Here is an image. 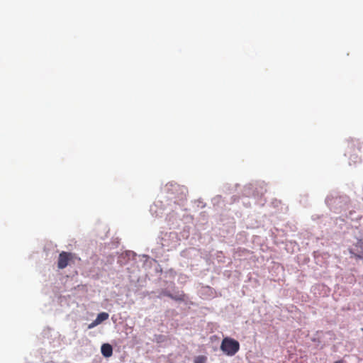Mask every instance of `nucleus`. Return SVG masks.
<instances>
[{
  "mask_svg": "<svg viewBox=\"0 0 363 363\" xmlns=\"http://www.w3.org/2000/svg\"><path fill=\"white\" fill-rule=\"evenodd\" d=\"M206 357L200 355L196 357L194 362V363H205L206 362Z\"/></svg>",
  "mask_w": 363,
  "mask_h": 363,
  "instance_id": "39448f33",
  "label": "nucleus"
},
{
  "mask_svg": "<svg viewBox=\"0 0 363 363\" xmlns=\"http://www.w3.org/2000/svg\"><path fill=\"white\" fill-rule=\"evenodd\" d=\"M350 253L357 259H361L362 257L359 255L355 254L353 252L350 251Z\"/></svg>",
  "mask_w": 363,
  "mask_h": 363,
  "instance_id": "6e6552de",
  "label": "nucleus"
},
{
  "mask_svg": "<svg viewBox=\"0 0 363 363\" xmlns=\"http://www.w3.org/2000/svg\"><path fill=\"white\" fill-rule=\"evenodd\" d=\"M220 350L228 356H233L240 350L239 342L230 337H225L223 339Z\"/></svg>",
  "mask_w": 363,
  "mask_h": 363,
  "instance_id": "f257e3e1",
  "label": "nucleus"
},
{
  "mask_svg": "<svg viewBox=\"0 0 363 363\" xmlns=\"http://www.w3.org/2000/svg\"><path fill=\"white\" fill-rule=\"evenodd\" d=\"M99 325V323L97 322V320L95 319L92 323H91L89 325H88V328L89 329H91L94 327H96V325Z\"/></svg>",
  "mask_w": 363,
  "mask_h": 363,
  "instance_id": "0eeeda50",
  "label": "nucleus"
},
{
  "mask_svg": "<svg viewBox=\"0 0 363 363\" xmlns=\"http://www.w3.org/2000/svg\"><path fill=\"white\" fill-rule=\"evenodd\" d=\"M108 317H109L108 313H107L106 312H101V313L98 314L96 320L100 324L103 321L106 320L108 318Z\"/></svg>",
  "mask_w": 363,
  "mask_h": 363,
  "instance_id": "20e7f679",
  "label": "nucleus"
},
{
  "mask_svg": "<svg viewBox=\"0 0 363 363\" xmlns=\"http://www.w3.org/2000/svg\"><path fill=\"white\" fill-rule=\"evenodd\" d=\"M361 330H362V331L363 332V328H362Z\"/></svg>",
  "mask_w": 363,
  "mask_h": 363,
  "instance_id": "1a4fd4ad",
  "label": "nucleus"
},
{
  "mask_svg": "<svg viewBox=\"0 0 363 363\" xmlns=\"http://www.w3.org/2000/svg\"><path fill=\"white\" fill-rule=\"evenodd\" d=\"M76 258L77 257L74 254L63 251L59 255L57 267L61 269H65L70 262H74Z\"/></svg>",
  "mask_w": 363,
  "mask_h": 363,
  "instance_id": "f03ea898",
  "label": "nucleus"
},
{
  "mask_svg": "<svg viewBox=\"0 0 363 363\" xmlns=\"http://www.w3.org/2000/svg\"><path fill=\"white\" fill-rule=\"evenodd\" d=\"M162 294L164 296H168L174 300H182V298H178V297L174 296L172 294H171L170 293H169L167 291H163Z\"/></svg>",
  "mask_w": 363,
  "mask_h": 363,
  "instance_id": "423d86ee",
  "label": "nucleus"
},
{
  "mask_svg": "<svg viewBox=\"0 0 363 363\" xmlns=\"http://www.w3.org/2000/svg\"><path fill=\"white\" fill-rule=\"evenodd\" d=\"M101 352L104 357H110L113 354V348L110 344H103L101 347Z\"/></svg>",
  "mask_w": 363,
  "mask_h": 363,
  "instance_id": "7ed1b4c3",
  "label": "nucleus"
}]
</instances>
